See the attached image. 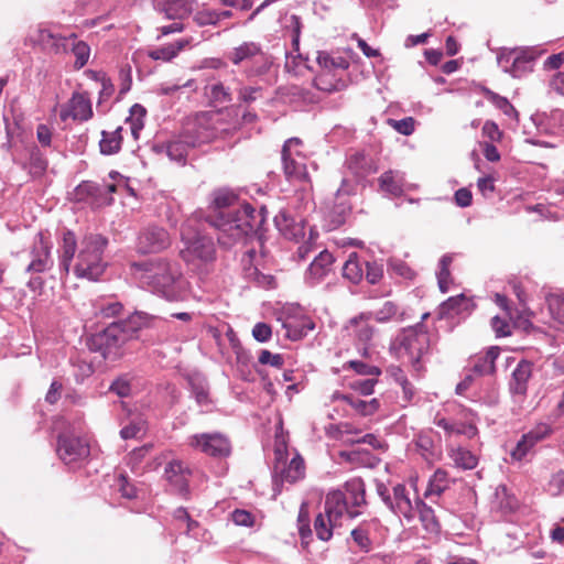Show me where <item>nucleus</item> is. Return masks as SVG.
<instances>
[{
  "label": "nucleus",
  "mask_w": 564,
  "mask_h": 564,
  "mask_svg": "<svg viewBox=\"0 0 564 564\" xmlns=\"http://www.w3.org/2000/svg\"><path fill=\"white\" fill-rule=\"evenodd\" d=\"M206 220L218 230V242L225 247L242 240L263 221L249 204H241L230 189L215 191Z\"/></svg>",
  "instance_id": "f257e3e1"
},
{
  "label": "nucleus",
  "mask_w": 564,
  "mask_h": 564,
  "mask_svg": "<svg viewBox=\"0 0 564 564\" xmlns=\"http://www.w3.org/2000/svg\"><path fill=\"white\" fill-rule=\"evenodd\" d=\"M135 279L152 292L167 300H175L182 289V273L178 267L164 258L131 263Z\"/></svg>",
  "instance_id": "f03ea898"
},
{
  "label": "nucleus",
  "mask_w": 564,
  "mask_h": 564,
  "mask_svg": "<svg viewBox=\"0 0 564 564\" xmlns=\"http://www.w3.org/2000/svg\"><path fill=\"white\" fill-rule=\"evenodd\" d=\"M181 239L183 247L180 250V257L188 269L199 276L208 275L216 260L213 239L197 230L191 220L182 225Z\"/></svg>",
  "instance_id": "7ed1b4c3"
},
{
  "label": "nucleus",
  "mask_w": 564,
  "mask_h": 564,
  "mask_svg": "<svg viewBox=\"0 0 564 564\" xmlns=\"http://www.w3.org/2000/svg\"><path fill=\"white\" fill-rule=\"evenodd\" d=\"M430 347V336L422 324L401 329L390 343V354L409 362L414 371L422 369L421 359Z\"/></svg>",
  "instance_id": "20e7f679"
},
{
  "label": "nucleus",
  "mask_w": 564,
  "mask_h": 564,
  "mask_svg": "<svg viewBox=\"0 0 564 564\" xmlns=\"http://www.w3.org/2000/svg\"><path fill=\"white\" fill-rule=\"evenodd\" d=\"M108 239L99 234H87L79 242L74 273L77 278L97 281L107 267L104 253Z\"/></svg>",
  "instance_id": "39448f33"
},
{
  "label": "nucleus",
  "mask_w": 564,
  "mask_h": 564,
  "mask_svg": "<svg viewBox=\"0 0 564 564\" xmlns=\"http://www.w3.org/2000/svg\"><path fill=\"white\" fill-rule=\"evenodd\" d=\"M135 318L111 323L104 330L94 334L89 339V347L98 351L105 359L115 360L120 356L121 347L137 336Z\"/></svg>",
  "instance_id": "423d86ee"
},
{
  "label": "nucleus",
  "mask_w": 564,
  "mask_h": 564,
  "mask_svg": "<svg viewBox=\"0 0 564 564\" xmlns=\"http://www.w3.org/2000/svg\"><path fill=\"white\" fill-rule=\"evenodd\" d=\"M345 513L354 519L360 516L361 512L359 510L347 509V499L343 491L334 490L328 492L324 503V512L318 513L314 521L317 538L322 541L330 540L334 530L341 527V520Z\"/></svg>",
  "instance_id": "0eeeda50"
},
{
  "label": "nucleus",
  "mask_w": 564,
  "mask_h": 564,
  "mask_svg": "<svg viewBox=\"0 0 564 564\" xmlns=\"http://www.w3.org/2000/svg\"><path fill=\"white\" fill-rule=\"evenodd\" d=\"M539 52L534 47L503 48L497 56L498 65L505 73L521 78L531 73Z\"/></svg>",
  "instance_id": "6e6552de"
},
{
  "label": "nucleus",
  "mask_w": 564,
  "mask_h": 564,
  "mask_svg": "<svg viewBox=\"0 0 564 564\" xmlns=\"http://www.w3.org/2000/svg\"><path fill=\"white\" fill-rule=\"evenodd\" d=\"M302 141L297 138H291L283 144L281 159L283 172L288 181L292 183H302L308 181L306 169V158L303 154Z\"/></svg>",
  "instance_id": "1a4fd4ad"
},
{
  "label": "nucleus",
  "mask_w": 564,
  "mask_h": 564,
  "mask_svg": "<svg viewBox=\"0 0 564 564\" xmlns=\"http://www.w3.org/2000/svg\"><path fill=\"white\" fill-rule=\"evenodd\" d=\"M227 58L234 65L253 63L256 66L246 70L247 77L258 76L267 72L269 61L260 44L256 42H243L227 54Z\"/></svg>",
  "instance_id": "9d476101"
},
{
  "label": "nucleus",
  "mask_w": 564,
  "mask_h": 564,
  "mask_svg": "<svg viewBox=\"0 0 564 564\" xmlns=\"http://www.w3.org/2000/svg\"><path fill=\"white\" fill-rule=\"evenodd\" d=\"M218 113L203 112L198 115L192 127L186 128L185 131L191 137V144L196 147L220 137L225 129L218 127Z\"/></svg>",
  "instance_id": "9b49d317"
},
{
  "label": "nucleus",
  "mask_w": 564,
  "mask_h": 564,
  "mask_svg": "<svg viewBox=\"0 0 564 564\" xmlns=\"http://www.w3.org/2000/svg\"><path fill=\"white\" fill-rule=\"evenodd\" d=\"M188 444L213 457H226L231 451L229 440L220 433L195 434L189 437Z\"/></svg>",
  "instance_id": "f8f14e48"
},
{
  "label": "nucleus",
  "mask_w": 564,
  "mask_h": 564,
  "mask_svg": "<svg viewBox=\"0 0 564 564\" xmlns=\"http://www.w3.org/2000/svg\"><path fill=\"white\" fill-rule=\"evenodd\" d=\"M415 495L411 497V491L402 484H398L392 488V497L387 507L397 516L403 517L406 522H412L416 517Z\"/></svg>",
  "instance_id": "ddd939ff"
},
{
  "label": "nucleus",
  "mask_w": 564,
  "mask_h": 564,
  "mask_svg": "<svg viewBox=\"0 0 564 564\" xmlns=\"http://www.w3.org/2000/svg\"><path fill=\"white\" fill-rule=\"evenodd\" d=\"M171 246L169 232L159 226L145 227L138 237V250L141 253H154L167 249Z\"/></svg>",
  "instance_id": "4468645a"
},
{
  "label": "nucleus",
  "mask_w": 564,
  "mask_h": 564,
  "mask_svg": "<svg viewBox=\"0 0 564 564\" xmlns=\"http://www.w3.org/2000/svg\"><path fill=\"white\" fill-rule=\"evenodd\" d=\"M305 475V465L303 458L296 454L288 464L283 459V452L275 449L274 476L282 482L293 484L302 479Z\"/></svg>",
  "instance_id": "2eb2a0df"
},
{
  "label": "nucleus",
  "mask_w": 564,
  "mask_h": 564,
  "mask_svg": "<svg viewBox=\"0 0 564 564\" xmlns=\"http://www.w3.org/2000/svg\"><path fill=\"white\" fill-rule=\"evenodd\" d=\"M57 454L65 464H70L87 457L89 455V446L80 437L59 435Z\"/></svg>",
  "instance_id": "dca6fc26"
},
{
  "label": "nucleus",
  "mask_w": 564,
  "mask_h": 564,
  "mask_svg": "<svg viewBox=\"0 0 564 564\" xmlns=\"http://www.w3.org/2000/svg\"><path fill=\"white\" fill-rule=\"evenodd\" d=\"M59 117L63 121L72 118L75 121H87L93 117L91 102L87 94L74 93L69 101L62 108Z\"/></svg>",
  "instance_id": "f3484780"
},
{
  "label": "nucleus",
  "mask_w": 564,
  "mask_h": 564,
  "mask_svg": "<svg viewBox=\"0 0 564 564\" xmlns=\"http://www.w3.org/2000/svg\"><path fill=\"white\" fill-rule=\"evenodd\" d=\"M50 250L51 246L48 241L45 240L43 234H39L30 252L31 262L29 263L26 271L42 273L51 269L53 260L51 259Z\"/></svg>",
  "instance_id": "a211bd4d"
},
{
  "label": "nucleus",
  "mask_w": 564,
  "mask_h": 564,
  "mask_svg": "<svg viewBox=\"0 0 564 564\" xmlns=\"http://www.w3.org/2000/svg\"><path fill=\"white\" fill-rule=\"evenodd\" d=\"M274 224L279 231L290 240H299L305 236L303 220H296L285 209L274 216Z\"/></svg>",
  "instance_id": "6ab92c4d"
},
{
  "label": "nucleus",
  "mask_w": 564,
  "mask_h": 564,
  "mask_svg": "<svg viewBox=\"0 0 564 564\" xmlns=\"http://www.w3.org/2000/svg\"><path fill=\"white\" fill-rule=\"evenodd\" d=\"M533 364L529 360H521L512 371L509 382L510 392L514 395H525L528 383L532 377Z\"/></svg>",
  "instance_id": "aec40b11"
},
{
  "label": "nucleus",
  "mask_w": 564,
  "mask_h": 564,
  "mask_svg": "<svg viewBox=\"0 0 564 564\" xmlns=\"http://www.w3.org/2000/svg\"><path fill=\"white\" fill-rule=\"evenodd\" d=\"M195 0H164L156 4V10L170 20H183L193 12Z\"/></svg>",
  "instance_id": "412c9836"
},
{
  "label": "nucleus",
  "mask_w": 564,
  "mask_h": 564,
  "mask_svg": "<svg viewBox=\"0 0 564 564\" xmlns=\"http://www.w3.org/2000/svg\"><path fill=\"white\" fill-rule=\"evenodd\" d=\"M333 262L334 258L330 252L326 250L319 252V254L313 260V262L308 267L306 275L307 281L312 285L323 281L330 272Z\"/></svg>",
  "instance_id": "4be33fe9"
},
{
  "label": "nucleus",
  "mask_w": 564,
  "mask_h": 564,
  "mask_svg": "<svg viewBox=\"0 0 564 564\" xmlns=\"http://www.w3.org/2000/svg\"><path fill=\"white\" fill-rule=\"evenodd\" d=\"M188 470L178 460L169 463L165 467V476L171 486L182 495L188 491Z\"/></svg>",
  "instance_id": "5701e85b"
},
{
  "label": "nucleus",
  "mask_w": 564,
  "mask_h": 564,
  "mask_svg": "<svg viewBox=\"0 0 564 564\" xmlns=\"http://www.w3.org/2000/svg\"><path fill=\"white\" fill-rule=\"evenodd\" d=\"M434 424L443 429L447 434L465 435L473 438L477 435L478 430L473 420L466 417V422L451 423L447 419L437 413L434 417Z\"/></svg>",
  "instance_id": "b1692460"
},
{
  "label": "nucleus",
  "mask_w": 564,
  "mask_h": 564,
  "mask_svg": "<svg viewBox=\"0 0 564 564\" xmlns=\"http://www.w3.org/2000/svg\"><path fill=\"white\" fill-rule=\"evenodd\" d=\"M499 356L498 347H490L485 354L474 356L470 361V369L477 376L491 375L495 372V361Z\"/></svg>",
  "instance_id": "393cba45"
},
{
  "label": "nucleus",
  "mask_w": 564,
  "mask_h": 564,
  "mask_svg": "<svg viewBox=\"0 0 564 564\" xmlns=\"http://www.w3.org/2000/svg\"><path fill=\"white\" fill-rule=\"evenodd\" d=\"M191 44L192 37L181 39L175 41L174 43H170L161 47L150 50L148 52V56L153 61H162L167 63L175 58L180 54V52L191 46Z\"/></svg>",
  "instance_id": "a878e982"
},
{
  "label": "nucleus",
  "mask_w": 564,
  "mask_h": 564,
  "mask_svg": "<svg viewBox=\"0 0 564 564\" xmlns=\"http://www.w3.org/2000/svg\"><path fill=\"white\" fill-rule=\"evenodd\" d=\"M347 499V509L357 510V508L366 505L365 484L360 478H352L345 484V492Z\"/></svg>",
  "instance_id": "bb28decb"
},
{
  "label": "nucleus",
  "mask_w": 564,
  "mask_h": 564,
  "mask_svg": "<svg viewBox=\"0 0 564 564\" xmlns=\"http://www.w3.org/2000/svg\"><path fill=\"white\" fill-rule=\"evenodd\" d=\"M404 185L403 175L397 171H387L379 177L380 189L394 197L403 194Z\"/></svg>",
  "instance_id": "cd10ccee"
},
{
  "label": "nucleus",
  "mask_w": 564,
  "mask_h": 564,
  "mask_svg": "<svg viewBox=\"0 0 564 564\" xmlns=\"http://www.w3.org/2000/svg\"><path fill=\"white\" fill-rule=\"evenodd\" d=\"M77 250V241L75 234L67 230L63 234L59 254V269L68 274L72 261Z\"/></svg>",
  "instance_id": "c85d7f7f"
},
{
  "label": "nucleus",
  "mask_w": 564,
  "mask_h": 564,
  "mask_svg": "<svg viewBox=\"0 0 564 564\" xmlns=\"http://www.w3.org/2000/svg\"><path fill=\"white\" fill-rule=\"evenodd\" d=\"M192 393L198 405L207 406L210 404L208 386L206 378L199 372H192L186 376Z\"/></svg>",
  "instance_id": "c756f323"
},
{
  "label": "nucleus",
  "mask_w": 564,
  "mask_h": 564,
  "mask_svg": "<svg viewBox=\"0 0 564 564\" xmlns=\"http://www.w3.org/2000/svg\"><path fill=\"white\" fill-rule=\"evenodd\" d=\"M346 166L355 178H362L372 172L371 159L361 152L351 154L346 161Z\"/></svg>",
  "instance_id": "7c9ffc66"
},
{
  "label": "nucleus",
  "mask_w": 564,
  "mask_h": 564,
  "mask_svg": "<svg viewBox=\"0 0 564 564\" xmlns=\"http://www.w3.org/2000/svg\"><path fill=\"white\" fill-rule=\"evenodd\" d=\"M416 514L427 533L437 534L441 531L434 510L422 500H416Z\"/></svg>",
  "instance_id": "2f4dec72"
},
{
  "label": "nucleus",
  "mask_w": 564,
  "mask_h": 564,
  "mask_svg": "<svg viewBox=\"0 0 564 564\" xmlns=\"http://www.w3.org/2000/svg\"><path fill=\"white\" fill-rule=\"evenodd\" d=\"M337 399H341L348 403L357 413L368 416L375 414L380 406L378 399L373 398L370 401L361 400L352 394H340Z\"/></svg>",
  "instance_id": "473e14b6"
},
{
  "label": "nucleus",
  "mask_w": 564,
  "mask_h": 564,
  "mask_svg": "<svg viewBox=\"0 0 564 564\" xmlns=\"http://www.w3.org/2000/svg\"><path fill=\"white\" fill-rule=\"evenodd\" d=\"M189 148L194 147L191 144V137L185 132L178 139L169 142L166 153L171 160L184 163Z\"/></svg>",
  "instance_id": "72a5a7b5"
},
{
  "label": "nucleus",
  "mask_w": 564,
  "mask_h": 564,
  "mask_svg": "<svg viewBox=\"0 0 564 564\" xmlns=\"http://www.w3.org/2000/svg\"><path fill=\"white\" fill-rule=\"evenodd\" d=\"M365 261H361L356 252L349 254L343 267V276L349 282L357 284L364 276Z\"/></svg>",
  "instance_id": "f704fd0d"
},
{
  "label": "nucleus",
  "mask_w": 564,
  "mask_h": 564,
  "mask_svg": "<svg viewBox=\"0 0 564 564\" xmlns=\"http://www.w3.org/2000/svg\"><path fill=\"white\" fill-rule=\"evenodd\" d=\"M121 127H118L112 132L102 131L101 140L99 142L100 152L102 154H115L121 148L122 137H121Z\"/></svg>",
  "instance_id": "c9c22d12"
},
{
  "label": "nucleus",
  "mask_w": 564,
  "mask_h": 564,
  "mask_svg": "<svg viewBox=\"0 0 564 564\" xmlns=\"http://www.w3.org/2000/svg\"><path fill=\"white\" fill-rule=\"evenodd\" d=\"M284 327L288 330V336L293 340H297L306 336L308 332L313 330L315 328V324L310 318H303L299 322H288L284 324Z\"/></svg>",
  "instance_id": "e433bc0d"
},
{
  "label": "nucleus",
  "mask_w": 564,
  "mask_h": 564,
  "mask_svg": "<svg viewBox=\"0 0 564 564\" xmlns=\"http://www.w3.org/2000/svg\"><path fill=\"white\" fill-rule=\"evenodd\" d=\"M448 487V474L446 470L438 468L435 470L429 481L425 497L433 495L441 496Z\"/></svg>",
  "instance_id": "4c0bfd02"
},
{
  "label": "nucleus",
  "mask_w": 564,
  "mask_h": 564,
  "mask_svg": "<svg viewBox=\"0 0 564 564\" xmlns=\"http://www.w3.org/2000/svg\"><path fill=\"white\" fill-rule=\"evenodd\" d=\"M481 91H482L485 98L489 102L495 105L499 110H501L506 116H508L510 118L517 117V110L514 109V107L510 104V101L506 97H502L486 87H484L481 89Z\"/></svg>",
  "instance_id": "58836bf2"
},
{
  "label": "nucleus",
  "mask_w": 564,
  "mask_h": 564,
  "mask_svg": "<svg viewBox=\"0 0 564 564\" xmlns=\"http://www.w3.org/2000/svg\"><path fill=\"white\" fill-rule=\"evenodd\" d=\"M451 457L455 465L463 469H474L478 464V458L470 451L457 447L451 451Z\"/></svg>",
  "instance_id": "ea45409f"
},
{
  "label": "nucleus",
  "mask_w": 564,
  "mask_h": 564,
  "mask_svg": "<svg viewBox=\"0 0 564 564\" xmlns=\"http://www.w3.org/2000/svg\"><path fill=\"white\" fill-rule=\"evenodd\" d=\"M130 118L128 119L130 123L131 133L134 139L139 138L140 131L143 129V118L145 116V109L139 104H135L131 107Z\"/></svg>",
  "instance_id": "a19ab883"
},
{
  "label": "nucleus",
  "mask_w": 564,
  "mask_h": 564,
  "mask_svg": "<svg viewBox=\"0 0 564 564\" xmlns=\"http://www.w3.org/2000/svg\"><path fill=\"white\" fill-rule=\"evenodd\" d=\"M470 300L467 299L464 294L449 297L442 304L443 311L447 313L459 314L464 311H467L470 306Z\"/></svg>",
  "instance_id": "79ce46f5"
},
{
  "label": "nucleus",
  "mask_w": 564,
  "mask_h": 564,
  "mask_svg": "<svg viewBox=\"0 0 564 564\" xmlns=\"http://www.w3.org/2000/svg\"><path fill=\"white\" fill-rule=\"evenodd\" d=\"M206 94L214 102L225 104L231 100L230 91L221 83H215L207 86Z\"/></svg>",
  "instance_id": "37998d69"
},
{
  "label": "nucleus",
  "mask_w": 564,
  "mask_h": 564,
  "mask_svg": "<svg viewBox=\"0 0 564 564\" xmlns=\"http://www.w3.org/2000/svg\"><path fill=\"white\" fill-rule=\"evenodd\" d=\"M452 261H453V258L449 254L443 256L440 260V270L437 272V281H438L440 290L443 293H446L448 291V280L451 276L449 265H451Z\"/></svg>",
  "instance_id": "c03bdc74"
},
{
  "label": "nucleus",
  "mask_w": 564,
  "mask_h": 564,
  "mask_svg": "<svg viewBox=\"0 0 564 564\" xmlns=\"http://www.w3.org/2000/svg\"><path fill=\"white\" fill-rule=\"evenodd\" d=\"M549 310L555 321L563 327L564 330V296L551 295L547 300Z\"/></svg>",
  "instance_id": "a18cd8bd"
},
{
  "label": "nucleus",
  "mask_w": 564,
  "mask_h": 564,
  "mask_svg": "<svg viewBox=\"0 0 564 564\" xmlns=\"http://www.w3.org/2000/svg\"><path fill=\"white\" fill-rule=\"evenodd\" d=\"M354 333L361 343H368L373 335L372 327L364 319V317L354 318L351 321Z\"/></svg>",
  "instance_id": "49530a36"
},
{
  "label": "nucleus",
  "mask_w": 564,
  "mask_h": 564,
  "mask_svg": "<svg viewBox=\"0 0 564 564\" xmlns=\"http://www.w3.org/2000/svg\"><path fill=\"white\" fill-rule=\"evenodd\" d=\"M338 204L330 212L332 224L334 228L339 227L345 223L346 216L350 212V205L347 199H337Z\"/></svg>",
  "instance_id": "de8ad7c7"
},
{
  "label": "nucleus",
  "mask_w": 564,
  "mask_h": 564,
  "mask_svg": "<svg viewBox=\"0 0 564 564\" xmlns=\"http://www.w3.org/2000/svg\"><path fill=\"white\" fill-rule=\"evenodd\" d=\"M109 390L120 398H126L131 393V380L128 375L118 377L109 387Z\"/></svg>",
  "instance_id": "09e8293b"
},
{
  "label": "nucleus",
  "mask_w": 564,
  "mask_h": 564,
  "mask_svg": "<svg viewBox=\"0 0 564 564\" xmlns=\"http://www.w3.org/2000/svg\"><path fill=\"white\" fill-rule=\"evenodd\" d=\"M47 167V162L39 152H33L30 156L29 173L33 177H40L44 174Z\"/></svg>",
  "instance_id": "8fccbe9b"
},
{
  "label": "nucleus",
  "mask_w": 564,
  "mask_h": 564,
  "mask_svg": "<svg viewBox=\"0 0 564 564\" xmlns=\"http://www.w3.org/2000/svg\"><path fill=\"white\" fill-rule=\"evenodd\" d=\"M351 538L358 547L368 552L371 547V540L369 538L368 530L364 525H359L351 531Z\"/></svg>",
  "instance_id": "3c124183"
},
{
  "label": "nucleus",
  "mask_w": 564,
  "mask_h": 564,
  "mask_svg": "<svg viewBox=\"0 0 564 564\" xmlns=\"http://www.w3.org/2000/svg\"><path fill=\"white\" fill-rule=\"evenodd\" d=\"M145 425L144 421L140 417L130 422L129 425L124 426L120 431V436L123 440H130L138 437L142 432H144Z\"/></svg>",
  "instance_id": "603ef678"
},
{
  "label": "nucleus",
  "mask_w": 564,
  "mask_h": 564,
  "mask_svg": "<svg viewBox=\"0 0 564 564\" xmlns=\"http://www.w3.org/2000/svg\"><path fill=\"white\" fill-rule=\"evenodd\" d=\"M73 53L76 56V61H75L76 68H82L88 62V58L90 55V48L85 42L78 41L73 45Z\"/></svg>",
  "instance_id": "864d4df0"
},
{
  "label": "nucleus",
  "mask_w": 564,
  "mask_h": 564,
  "mask_svg": "<svg viewBox=\"0 0 564 564\" xmlns=\"http://www.w3.org/2000/svg\"><path fill=\"white\" fill-rule=\"evenodd\" d=\"M388 123L403 135H410L414 132L415 121L412 117H406L401 120L388 119Z\"/></svg>",
  "instance_id": "5fc2aeb1"
},
{
  "label": "nucleus",
  "mask_w": 564,
  "mask_h": 564,
  "mask_svg": "<svg viewBox=\"0 0 564 564\" xmlns=\"http://www.w3.org/2000/svg\"><path fill=\"white\" fill-rule=\"evenodd\" d=\"M389 269L399 276L404 279H413L415 273L414 271L402 260L400 259H391L389 261Z\"/></svg>",
  "instance_id": "6e6d98bb"
},
{
  "label": "nucleus",
  "mask_w": 564,
  "mask_h": 564,
  "mask_svg": "<svg viewBox=\"0 0 564 564\" xmlns=\"http://www.w3.org/2000/svg\"><path fill=\"white\" fill-rule=\"evenodd\" d=\"M534 445L535 443L528 438L527 434L522 435L516 448L511 452L512 458L517 460L523 459Z\"/></svg>",
  "instance_id": "4d7b16f0"
},
{
  "label": "nucleus",
  "mask_w": 564,
  "mask_h": 564,
  "mask_svg": "<svg viewBox=\"0 0 564 564\" xmlns=\"http://www.w3.org/2000/svg\"><path fill=\"white\" fill-rule=\"evenodd\" d=\"M366 280L370 284H377L383 276L382 265L377 262H365Z\"/></svg>",
  "instance_id": "13d9d810"
},
{
  "label": "nucleus",
  "mask_w": 564,
  "mask_h": 564,
  "mask_svg": "<svg viewBox=\"0 0 564 564\" xmlns=\"http://www.w3.org/2000/svg\"><path fill=\"white\" fill-rule=\"evenodd\" d=\"M552 433V429L546 423H539L528 433V438H531L535 444L544 438H546Z\"/></svg>",
  "instance_id": "bf43d9fd"
},
{
  "label": "nucleus",
  "mask_w": 564,
  "mask_h": 564,
  "mask_svg": "<svg viewBox=\"0 0 564 564\" xmlns=\"http://www.w3.org/2000/svg\"><path fill=\"white\" fill-rule=\"evenodd\" d=\"M328 75H329L328 72L319 74L315 78L316 87L321 90L328 91V93L339 90L340 87L344 86V83L343 82H336V83L328 82L327 80Z\"/></svg>",
  "instance_id": "052dcab7"
},
{
  "label": "nucleus",
  "mask_w": 564,
  "mask_h": 564,
  "mask_svg": "<svg viewBox=\"0 0 564 564\" xmlns=\"http://www.w3.org/2000/svg\"><path fill=\"white\" fill-rule=\"evenodd\" d=\"M357 180L358 178L350 180L347 176H345L341 180V184L336 192V199H341V198L346 199V197L355 194L356 187H357Z\"/></svg>",
  "instance_id": "680f3d73"
},
{
  "label": "nucleus",
  "mask_w": 564,
  "mask_h": 564,
  "mask_svg": "<svg viewBox=\"0 0 564 564\" xmlns=\"http://www.w3.org/2000/svg\"><path fill=\"white\" fill-rule=\"evenodd\" d=\"M482 135L489 141L499 142L502 138V131L499 129L498 124L494 121L487 120L482 126Z\"/></svg>",
  "instance_id": "e2e57ef3"
},
{
  "label": "nucleus",
  "mask_w": 564,
  "mask_h": 564,
  "mask_svg": "<svg viewBox=\"0 0 564 564\" xmlns=\"http://www.w3.org/2000/svg\"><path fill=\"white\" fill-rule=\"evenodd\" d=\"M416 446L424 458L429 459L434 456V442L429 435H419Z\"/></svg>",
  "instance_id": "0e129e2a"
},
{
  "label": "nucleus",
  "mask_w": 564,
  "mask_h": 564,
  "mask_svg": "<svg viewBox=\"0 0 564 564\" xmlns=\"http://www.w3.org/2000/svg\"><path fill=\"white\" fill-rule=\"evenodd\" d=\"M261 365H270L275 368L283 366V357L280 354H272L267 349H262L258 358Z\"/></svg>",
  "instance_id": "69168bd1"
},
{
  "label": "nucleus",
  "mask_w": 564,
  "mask_h": 564,
  "mask_svg": "<svg viewBox=\"0 0 564 564\" xmlns=\"http://www.w3.org/2000/svg\"><path fill=\"white\" fill-rule=\"evenodd\" d=\"M397 313H398V306L393 302L387 301L383 303L381 308H379L376 312V318L379 322H387V321L391 319L393 316H395Z\"/></svg>",
  "instance_id": "338daca9"
},
{
  "label": "nucleus",
  "mask_w": 564,
  "mask_h": 564,
  "mask_svg": "<svg viewBox=\"0 0 564 564\" xmlns=\"http://www.w3.org/2000/svg\"><path fill=\"white\" fill-rule=\"evenodd\" d=\"M549 490L554 496L564 494V468L552 476L549 482Z\"/></svg>",
  "instance_id": "774afa93"
}]
</instances>
